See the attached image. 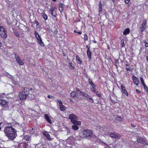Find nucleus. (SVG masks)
Returning a JSON list of instances; mask_svg holds the SVG:
<instances>
[{
	"mask_svg": "<svg viewBox=\"0 0 148 148\" xmlns=\"http://www.w3.org/2000/svg\"><path fill=\"white\" fill-rule=\"evenodd\" d=\"M121 92L122 93H125L126 95L128 97V93L125 89V87L122 85L121 86Z\"/></svg>",
	"mask_w": 148,
	"mask_h": 148,
	"instance_id": "nucleus-11",
	"label": "nucleus"
},
{
	"mask_svg": "<svg viewBox=\"0 0 148 148\" xmlns=\"http://www.w3.org/2000/svg\"><path fill=\"white\" fill-rule=\"evenodd\" d=\"M132 79L134 84L137 86L139 83L138 79L134 76H132Z\"/></svg>",
	"mask_w": 148,
	"mask_h": 148,
	"instance_id": "nucleus-10",
	"label": "nucleus"
},
{
	"mask_svg": "<svg viewBox=\"0 0 148 148\" xmlns=\"http://www.w3.org/2000/svg\"><path fill=\"white\" fill-rule=\"evenodd\" d=\"M143 85L144 86V89L147 92H148V89L147 88V87L145 85V84H144Z\"/></svg>",
	"mask_w": 148,
	"mask_h": 148,
	"instance_id": "nucleus-30",
	"label": "nucleus"
},
{
	"mask_svg": "<svg viewBox=\"0 0 148 148\" xmlns=\"http://www.w3.org/2000/svg\"><path fill=\"white\" fill-rule=\"evenodd\" d=\"M1 42H0V47H1Z\"/></svg>",
	"mask_w": 148,
	"mask_h": 148,
	"instance_id": "nucleus-56",
	"label": "nucleus"
},
{
	"mask_svg": "<svg viewBox=\"0 0 148 148\" xmlns=\"http://www.w3.org/2000/svg\"><path fill=\"white\" fill-rule=\"evenodd\" d=\"M145 43V46L146 47H148V43L147 42H144Z\"/></svg>",
	"mask_w": 148,
	"mask_h": 148,
	"instance_id": "nucleus-43",
	"label": "nucleus"
},
{
	"mask_svg": "<svg viewBox=\"0 0 148 148\" xmlns=\"http://www.w3.org/2000/svg\"><path fill=\"white\" fill-rule=\"evenodd\" d=\"M84 40L85 41L88 40V36L86 34H84Z\"/></svg>",
	"mask_w": 148,
	"mask_h": 148,
	"instance_id": "nucleus-29",
	"label": "nucleus"
},
{
	"mask_svg": "<svg viewBox=\"0 0 148 148\" xmlns=\"http://www.w3.org/2000/svg\"><path fill=\"white\" fill-rule=\"evenodd\" d=\"M70 101H71V102H73V100H70Z\"/></svg>",
	"mask_w": 148,
	"mask_h": 148,
	"instance_id": "nucleus-58",
	"label": "nucleus"
},
{
	"mask_svg": "<svg viewBox=\"0 0 148 148\" xmlns=\"http://www.w3.org/2000/svg\"><path fill=\"white\" fill-rule=\"evenodd\" d=\"M0 148H4L2 147H0Z\"/></svg>",
	"mask_w": 148,
	"mask_h": 148,
	"instance_id": "nucleus-62",
	"label": "nucleus"
},
{
	"mask_svg": "<svg viewBox=\"0 0 148 148\" xmlns=\"http://www.w3.org/2000/svg\"><path fill=\"white\" fill-rule=\"evenodd\" d=\"M95 93H96V95L98 97H100L101 96V95L99 93L97 92H96Z\"/></svg>",
	"mask_w": 148,
	"mask_h": 148,
	"instance_id": "nucleus-38",
	"label": "nucleus"
},
{
	"mask_svg": "<svg viewBox=\"0 0 148 148\" xmlns=\"http://www.w3.org/2000/svg\"><path fill=\"white\" fill-rule=\"evenodd\" d=\"M86 47H87V48L88 49L87 52V54L88 56V57H89V58L90 59H91V53L89 49V47H88L87 46H86Z\"/></svg>",
	"mask_w": 148,
	"mask_h": 148,
	"instance_id": "nucleus-17",
	"label": "nucleus"
},
{
	"mask_svg": "<svg viewBox=\"0 0 148 148\" xmlns=\"http://www.w3.org/2000/svg\"><path fill=\"white\" fill-rule=\"evenodd\" d=\"M49 11L51 12V15L54 17H56L57 14L56 13V11L53 8H51L49 9Z\"/></svg>",
	"mask_w": 148,
	"mask_h": 148,
	"instance_id": "nucleus-13",
	"label": "nucleus"
},
{
	"mask_svg": "<svg viewBox=\"0 0 148 148\" xmlns=\"http://www.w3.org/2000/svg\"><path fill=\"white\" fill-rule=\"evenodd\" d=\"M45 117L46 119L47 120V121L49 123H51V120L49 118V117L48 116V115L46 114H45Z\"/></svg>",
	"mask_w": 148,
	"mask_h": 148,
	"instance_id": "nucleus-15",
	"label": "nucleus"
},
{
	"mask_svg": "<svg viewBox=\"0 0 148 148\" xmlns=\"http://www.w3.org/2000/svg\"><path fill=\"white\" fill-rule=\"evenodd\" d=\"M23 90L22 92H24L26 95H28L29 94V89L28 88L26 87H23Z\"/></svg>",
	"mask_w": 148,
	"mask_h": 148,
	"instance_id": "nucleus-12",
	"label": "nucleus"
},
{
	"mask_svg": "<svg viewBox=\"0 0 148 148\" xmlns=\"http://www.w3.org/2000/svg\"><path fill=\"white\" fill-rule=\"evenodd\" d=\"M0 35L3 38H5L7 37V35L6 33V32H0Z\"/></svg>",
	"mask_w": 148,
	"mask_h": 148,
	"instance_id": "nucleus-14",
	"label": "nucleus"
},
{
	"mask_svg": "<svg viewBox=\"0 0 148 148\" xmlns=\"http://www.w3.org/2000/svg\"><path fill=\"white\" fill-rule=\"evenodd\" d=\"M53 1H56V0H53Z\"/></svg>",
	"mask_w": 148,
	"mask_h": 148,
	"instance_id": "nucleus-59",
	"label": "nucleus"
},
{
	"mask_svg": "<svg viewBox=\"0 0 148 148\" xmlns=\"http://www.w3.org/2000/svg\"><path fill=\"white\" fill-rule=\"evenodd\" d=\"M125 62V63H126L127 64H129V62H130L129 61H127V60H126Z\"/></svg>",
	"mask_w": 148,
	"mask_h": 148,
	"instance_id": "nucleus-50",
	"label": "nucleus"
},
{
	"mask_svg": "<svg viewBox=\"0 0 148 148\" xmlns=\"http://www.w3.org/2000/svg\"><path fill=\"white\" fill-rule=\"evenodd\" d=\"M58 31L56 30L55 31H54V33L55 34L57 35L58 33Z\"/></svg>",
	"mask_w": 148,
	"mask_h": 148,
	"instance_id": "nucleus-45",
	"label": "nucleus"
},
{
	"mask_svg": "<svg viewBox=\"0 0 148 148\" xmlns=\"http://www.w3.org/2000/svg\"><path fill=\"white\" fill-rule=\"evenodd\" d=\"M78 117L74 114H70L69 116V118L71 120V121L73 123L76 120H78Z\"/></svg>",
	"mask_w": 148,
	"mask_h": 148,
	"instance_id": "nucleus-4",
	"label": "nucleus"
},
{
	"mask_svg": "<svg viewBox=\"0 0 148 148\" xmlns=\"http://www.w3.org/2000/svg\"><path fill=\"white\" fill-rule=\"evenodd\" d=\"M64 6V4L62 3H61L59 5V10L61 12H62L63 10Z\"/></svg>",
	"mask_w": 148,
	"mask_h": 148,
	"instance_id": "nucleus-19",
	"label": "nucleus"
},
{
	"mask_svg": "<svg viewBox=\"0 0 148 148\" xmlns=\"http://www.w3.org/2000/svg\"><path fill=\"white\" fill-rule=\"evenodd\" d=\"M129 64H125V65L127 66H128L129 65Z\"/></svg>",
	"mask_w": 148,
	"mask_h": 148,
	"instance_id": "nucleus-55",
	"label": "nucleus"
},
{
	"mask_svg": "<svg viewBox=\"0 0 148 148\" xmlns=\"http://www.w3.org/2000/svg\"><path fill=\"white\" fill-rule=\"evenodd\" d=\"M24 138L26 141H29L31 140V137L30 136L26 135L24 136Z\"/></svg>",
	"mask_w": 148,
	"mask_h": 148,
	"instance_id": "nucleus-22",
	"label": "nucleus"
},
{
	"mask_svg": "<svg viewBox=\"0 0 148 148\" xmlns=\"http://www.w3.org/2000/svg\"><path fill=\"white\" fill-rule=\"evenodd\" d=\"M82 96L85 97L86 98V99L87 100L90 101L92 102H94L93 100L92 99L91 97L88 95L86 93L84 94L82 93Z\"/></svg>",
	"mask_w": 148,
	"mask_h": 148,
	"instance_id": "nucleus-6",
	"label": "nucleus"
},
{
	"mask_svg": "<svg viewBox=\"0 0 148 148\" xmlns=\"http://www.w3.org/2000/svg\"><path fill=\"white\" fill-rule=\"evenodd\" d=\"M136 92H137L138 93H140V91L139 90H138V89H136Z\"/></svg>",
	"mask_w": 148,
	"mask_h": 148,
	"instance_id": "nucleus-48",
	"label": "nucleus"
},
{
	"mask_svg": "<svg viewBox=\"0 0 148 148\" xmlns=\"http://www.w3.org/2000/svg\"><path fill=\"white\" fill-rule=\"evenodd\" d=\"M47 97L49 98H51L50 96V95H48Z\"/></svg>",
	"mask_w": 148,
	"mask_h": 148,
	"instance_id": "nucleus-54",
	"label": "nucleus"
},
{
	"mask_svg": "<svg viewBox=\"0 0 148 148\" xmlns=\"http://www.w3.org/2000/svg\"><path fill=\"white\" fill-rule=\"evenodd\" d=\"M6 32V29H5V27L2 26H0V32Z\"/></svg>",
	"mask_w": 148,
	"mask_h": 148,
	"instance_id": "nucleus-24",
	"label": "nucleus"
},
{
	"mask_svg": "<svg viewBox=\"0 0 148 148\" xmlns=\"http://www.w3.org/2000/svg\"><path fill=\"white\" fill-rule=\"evenodd\" d=\"M8 102L5 100H0V104L3 106H5L7 104Z\"/></svg>",
	"mask_w": 148,
	"mask_h": 148,
	"instance_id": "nucleus-18",
	"label": "nucleus"
},
{
	"mask_svg": "<svg viewBox=\"0 0 148 148\" xmlns=\"http://www.w3.org/2000/svg\"><path fill=\"white\" fill-rule=\"evenodd\" d=\"M60 110L64 111L66 110V108L62 105V104L59 105Z\"/></svg>",
	"mask_w": 148,
	"mask_h": 148,
	"instance_id": "nucleus-20",
	"label": "nucleus"
},
{
	"mask_svg": "<svg viewBox=\"0 0 148 148\" xmlns=\"http://www.w3.org/2000/svg\"><path fill=\"white\" fill-rule=\"evenodd\" d=\"M116 119L119 121H121V118L120 116H117L116 117Z\"/></svg>",
	"mask_w": 148,
	"mask_h": 148,
	"instance_id": "nucleus-37",
	"label": "nucleus"
},
{
	"mask_svg": "<svg viewBox=\"0 0 148 148\" xmlns=\"http://www.w3.org/2000/svg\"><path fill=\"white\" fill-rule=\"evenodd\" d=\"M77 92V94H80V95H82V93H83L84 94L86 93L84 92H81L79 90H78V92Z\"/></svg>",
	"mask_w": 148,
	"mask_h": 148,
	"instance_id": "nucleus-34",
	"label": "nucleus"
},
{
	"mask_svg": "<svg viewBox=\"0 0 148 148\" xmlns=\"http://www.w3.org/2000/svg\"><path fill=\"white\" fill-rule=\"evenodd\" d=\"M74 124H75L76 125H80L81 124V122L79 121H77V120H75L74 122L73 123Z\"/></svg>",
	"mask_w": 148,
	"mask_h": 148,
	"instance_id": "nucleus-27",
	"label": "nucleus"
},
{
	"mask_svg": "<svg viewBox=\"0 0 148 148\" xmlns=\"http://www.w3.org/2000/svg\"><path fill=\"white\" fill-rule=\"evenodd\" d=\"M126 69H127V71H130V68L129 67L128 68H126Z\"/></svg>",
	"mask_w": 148,
	"mask_h": 148,
	"instance_id": "nucleus-49",
	"label": "nucleus"
},
{
	"mask_svg": "<svg viewBox=\"0 0 148 148\" xmlns=\"http://www.w3.org/2000/svg\"><path fill=\"white\" fill-rule=\"evenodd\" d=\"M130 32V29L129 28H127L125 30L123 33V34L124 35H126L129 34Z\"/></svg>",
	"mask_w": 148,
	"mask_h": 148,
	"instance_id": "nucleus-21",
	"label": "nucleus"
},
{
	"mask_svg": "<svg viewBox=\"0 0 148 148\" xmlns=\"http://www.w3.org/2000/svg\"><path fill=\"white\" fill-rule=\"evenodd\" d=\"M91 89L92 90V91L93 92H94L95 93L96 92L95 90L94 89V88H91Z\"/></svg>",
	"mask_w": 148,
	"mask_h": 148,
	"instance_id": "nucleus-44",
	"label": "nucleus"
},
{
	"mask_svg": "<svg viewBox=\"0 0 148 148\" xmlns=\"http://www.w3.org/2000/svg\"><path fill=\"white\" fill-rule=\"evenodd\" d=\"M110 136L113 138H118L119 137V135L116 133H112L110 134Z\"/></svg>",
	"mask_w": 148,
	"mask_h": 148,
	"instance_id": "nucleus-8",
	"label": "nucleus"
},
{
	"mask_svg": "<svg viewBox=\"0 0 148 148\" xmlns=\"http://www.w3.org/2000/svg\"><path fill=\"white\" fill-rule=\"evenodd\" d=\"M34 34H35L36 37L37 39V40H38V42L40 44V45L42 46H44V45H45L43 43V42L42 41V39L40 38V35H39V34L37 32L35 31Z\"/></svg>",
	"mask_w": 148,
	"mask_h": 148,
	"instance_id": "nucleus-3",
	"label": "nucleus"
},
{
	"mask_svg": "<svg viewBox=\"0 0 148 148\" xmlns=\"http://www.w3.org/2000/svg\"><path fill=\"white\" fill-rule=\"evenodd\" d=\"M72 128L74 130H76L78 129L79 127L77 125L75 124L74 125L72 126Z\"/></svg>",
	"mask_w": 148,
	"mask_h": 148,
	"instance_id": "nucleus-26",
	"label": "nucleus"
},
{
	"mask_svg": "<svg viewBox=\"0 0 148 148\" xmlns=\"http://www.w3.org/2000/svg\"><path fill=\"white\" fill-rule=\"evenodd\" d=\"M75 91H73L71 93V97H75Z\"/></svg>",
	"mask_w": 148,
	"mask_h": 148,
	"instance_id": "nucleus-32",
	"label": "nucleus"
},
{
	"mask_svg": "<svg viewBox=\"0 0 148 148\" xmlns=\"http://www.w3.org/2000/svg\"><path fill=\"white\" fill-rule=\"evenodd\" d=\"M30 90H32V88H31L30 89Z\"/></svg>",
	"mask_w": 148,
	"mask_h": 148,
	"instance_id": "nucleus-60",
	"label": "nucleus"
},
{
	"mask_svg": "<svg viewBox=\"0 0 148 148\" xmlns=\"http://www.w3.org/2000/svg\"><path fill=\"white\" fill-rule=\"evenodd\" d=\"M146 59H147V61H148V57L147 56H146Z\"/></svg>",
	"mask_w": 148,
	"mask_h": 148,
	"instance_id": "nucleus-53",
	"label": "nucleus"
},
{
	"mask_svg": "<svg viewBox=\"0 0 148 148\" xmlns=\"http://www.w3.org/2000/svg\"><path fill=\"white\" fill-rule=\"evenodd\" d=\"M102 11V9H100L99 8V12H101Z\"/></svg>",
	"mask_w": 148,
	"mask_h": 148,
	"instance_id": "nucleus-52",
	"label": "nucleus"
},
{
	"mask_svg": "<svg viewBox=\"0 0 148 148\" xmlns=\"http://www.w3.org/2000/svg\"><path fill=\"white\" fill-rule=\"evenodd\" d=\"M44 134L45 136L49 140H51L52 139V138H51L50 137V136L49 133L47 132H45Z\"/></svg>",
	"mask_w": 148,
	"mask_h": 148,
	"instance_id": "nucleus-16",
	"label": "nucleus"
},
{
	"mask_svg": "<svg viewBox=\"0 0 148 148\" xmlns=\"http://www.w3.org/2000/svg\"><path fill=\"white\" fill-rule=\"evenodd\" d=\"M137 142H138L139 143H142V142H144V139L143 138H137Z\"/></svg>",
	"mask_w": 148,
	"mask_h": 148,
	"instance_id": "nucleus-25",
	"label": "nucleus"
},
{
	"mask_svg": "<svg viewBox=\"0 0 148 148\" xmlns=\"http://www.w3.org/2000/svg\"><path fill=\"white\" fill-rule=\"evenodd\" d=\"M91 86H92V88H95V84L93 83L92 82L91 83H90Z\"/></svg>",
	"mask_w": 148,
	"mask_h": 148,
	"instance_id": "nucleus-33",
	"label": "nucleus"
},
{
	"mask_svg": "<svg viewBox=\"0 0 148 148\" xmlns=\"http://www.w3.org/2000/svg\"><path fill=\"white\" fill-rule=\"evenodd\" d=\"M147 24V21L146 20L143 21V23L141 25L140 29L141 32L144 31L146 28Z\"/></svg>",
	"mask_w": 148,
	"mask_h": 148,
	"instance_id": "nucleus-7",
	"label": "nucleus"
},
{
	"mask_svg": "<svg viewBox=\"0 0 148 148\" xmlns=\"http://www.w3.org/2000/svg\"><path fill=\"white\" fill-rule=\"evenodd\" d=\"M121 42H122V47H124V43L123 40H121Z\"/></svg>",
	"mask_w": 148,
	"mask_h": 148,
	"instance_id": "nucleus-42",
	"label": "nucleus"
},
{
	"mask_svg": "<svg viewBox=\"0 0 148 148\" xmlns=\"http://www.w3.org/2000/svg\"><path fill=\"white\" fill-rule=\"evenodd\" d=\"M76 90H77V92H78V90H78V89H76Z\"/></svg>",
	"mask_w": 148,
	"mask_h": 148,
	"instance_id": "nucleus-57",
	"label": "nucleus"
},
{
	"mask_svg": "<svg viewBox=\"0 0 148 148\" xmlns=\"http://www.w3.org/2000/svg\"><path fill=\"white\" fill-rule=\"evenodd\" d=\"M57 101L58 102V103H59V105H60L62 104V102L61 100L60 99H57Z\"/></svg>",
	"mask_w": 148,
	"mask_h": 148,
	"instance_id": "nucleus-36",
	"label": "nucleus"
},
{
	"mask_svg": "<svg viewBox=\"0 0 148 148\" xmlns=\"http://www.w3.org/2000/svg\"><path fill=\"white\" fill-rule=\"evenodd\" d=\"M42 17L45 19L46 20L47 19V15L44 13L42 14Z\"/></svg>",
	"mask_w": 148,
	"mask_h": 148,
	"instance_id": "nucleus-28",
	"label": "nucleus"
},
{
	"mask_svg": "<svg viewBox=\"0 0 148 148\" xmlns=\"http://www.w3.org/2000/svg\"><path fill=\"white\" fill-rule=\"evenodd\" d=\"M74 32H75L77 33H78L79 34H81L82 33L81 32H77V31H76V30H75L74 31Z\"/></svg>",
	"mask_w": 148,
	"mask_h": 148,
	"instance_id": "nucleus-46",
	"label": "nucleus"
},
{
	"mask_svg": "<svg viewBox=\"0 0 148 148\" xmlns=\"http://www.w3.org/2000/svg\"><path fill=\"white\" fill-rule=\"evenodd\" d=\"M88 80H89V83H91L92 82V81L90 79H88Z\"/></svg>",
	"mask_w": 148,
	"mask_h": 148,
	"instance_id": "nucleus-51",
	"label": "nucleus"
},
{
	"mask_svg": "<svg viewBox=\"0 0 148 148\" xmlns=\"http://www.w3.org/2000/svg\"><path fill=\"white\" fill-rule=\"evenodd\" d=\"M14 33L15 35L17 37H19V34L18 33H17L16 32H14Z\"/></svg>",
	"mask_w": 148,
	"mask_h": 148,
	"instance_id": "nucleus-40",
	"label": "nucleus"
},
{
	"mask_svg": "<svg viewBox=\"0 0 148 148\" xmlns=\"http://www.w3.org/2000/svg\"><path fill=\"white\" fill-rule=\"evenodd\" d=\"M140 80L142 84L143 85L144 84H145L144 83V80H143V78H142L141 77H140Z\"/></svg>",
	"mask_w": 148,
	"mask_h": 148,
	"instance_id": "nucleus-31",
	"label": "nucleus"
},
{
	"mask_svg": "<svg viewBox=\"0 0 148 148\" xmlns=\"http://www.w3.org/2000/svg\"><path fill=\"white\" fill-rule=\"evenodd\" d=\"M69 67L71 69H73L74 68L73 66V64L71 63H69Z\"/></svg>",
	"mask_w": 148,
	"mask_h": 148,
	"instance_id": "nucleus-35",
	"label": "nucleus"
},
{
	"mask_svg": "<svg viewBox=\"0 0 148 148\" xmlns=\"http://www.w3.org/2000/svg\"><path fill=\"white\" fill-rule=\"evenodd\" d=\"M130 1V0H124V2L126 4H128Z\"/></svg>",
	"mask_w": 148,
	"mask_h": 148,
	"instance_id": "nucleus-39",
	"label": "nucleus"
},
{
	"mask_svg": "<svg viewBox=\"0 0 148 148\" xmlns=\"http://www.w3.org/2000/svg\"><path fill=\"white\" fill-rule=\"evenodd\" d=\"M15 58L16 60V61L20 65H23V62L20 60V58L18 55H15Z\"/></svg>",
	"mask_w": 148,
	"mask_h": 148,
	"instance_id": "nucleus-9",
	"label": "nucleus"
},
{
	"mask_svg": "<svg viewBox=\"0 0 148 148\" xmlns=\"http://www.w3.org/2000/svg\"><path fill=\"white\" fill-rule=\"evenodd\" d=\"M76 57L77 62L79 64L81 63L82 62L81 61L80 58L78 57V56H77Z\"/></svg>",
	"mask_w": 148,
	"mask_h": 148,
	"instance_id": "nucleus-23",
	"label": "nucleus"
},
{
	"mask_svg": "<svg viewBox=\"0 0 148 148\" xmlns=\"http://www.w3.org/2000/svg\"><path fill=\"white\" fill-rule=\"evenodd\" d=\"M75 94L74 95H75V97H77V96H78V94H77V92L76 93V92H75V94Z\"/></svg>",
	"mask_w": 148,
	"mask_h": 148,
	"instance_id": "nucleus-47",
	"label": "nucleus"
},
{
	"mask_svg": "<svg viewBox=\"0 0 148 148\" xmlns=\"http://www.w3.org/2000/svg\"><path fill=\"white\" fill-rule=\"evenodd\" d=\"M28 95H26L24 92H22L19 94V97L21 100H24L26 99Z\"/></svg>",
	"mask_w": 148,
	"mask_h": 148,
	"instance_id": "nucleus-5",
	"label": "nucleus"
},
{
	"mask_svg": "<svg viewBox=\"0 0 148 148\" xmlns=\"http://www.w3.org/2000/svg\"><path fill=\"white\" fill-rule=\"evenodd\" d=\"M4 131L6 136L10 140H13L17 136L16 130L11 127H6Z\"/></svg>",
	"mask_w": 148,
	"mask_h": 148,
	"instance_id": "nucleus-1",
	"label": "nucleus"
},
{
	"mask_svg": "<svg viewBox=\"0 0 148 148\" xmlns=\"http://www.w3.org/2000/svg\"><path fill=\"white\" fill-rule=\"evenodd\" d=\"M78 140H81V139H79Z\"/></svg>",
	"mask_w": 148,
	"mask_h": 148,
	"instance_id": "nucleus-61",
	"label": "nucleus"
},
{
	"mask_svg": "<svg viewBox=\"0 0 148 148\" xmlns=\"http://www.w3.org/2000/svg\"><path fill=\"white\" fill-rule=\"evenodd\" d=\"M82 136L84 138L90 136L92 135V131L89 130H85L82 132Z\"/></svg>",
	"mask_w": 148,
	"mask_h": 148,
	"instance_id": "nucleus-2",
	"label": "nucleus"
},
{
	"mask_svg": "<svg viewBox=\"0 0 148 148\" xmlns=\"http://www.w3.org/2000/svg\"><path fill=\"white\" fill-rule=\"evenodd\" d=\"M99 8L100 9L102 8V5L101 3H100L99 5Z\"/></svg>",
	"mask_w": 148,
	"mask_h": 148,
	"instance_id": "nucleus-41",
	"label": "nucleus"
}]
</instances>
